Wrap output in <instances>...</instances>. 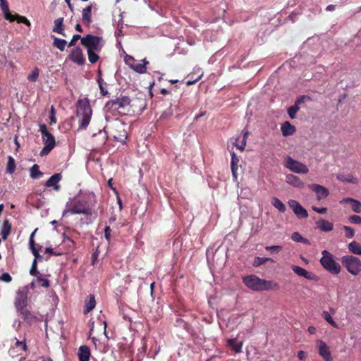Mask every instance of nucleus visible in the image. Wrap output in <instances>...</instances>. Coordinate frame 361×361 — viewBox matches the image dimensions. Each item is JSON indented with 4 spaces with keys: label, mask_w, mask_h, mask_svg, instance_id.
<instances>
[{
    "label": "nucleus",
    "mask_w": 361,
    "mask_h": 361,
    "mask_svg": "<svg viewBox=\"0 0 361 361\" xmlns=\"http://www.w3.org/2000/svg\"><path fill=\"white\" fill-rule=\"evenodd\" d=\"M0 281L9 283L12 281V277L8 273H4L0 276Z\"/></svg>",
    "instance_id": "obj_52"
},
{
    "label": "nucleus",
    "mask_w": 361,
    "mask_h": 361,
    "mask_svg": "<svg viewBox=\"0 0 361 361\" xmlns=\"http://www.w3.org/2000/svg\"><path fill=\"white\" fill-rule=\"evenodd\" d=\"M92 6L90 5L82 10V20L87 25L92 23Z\"/></svg>",
    "instance_id": "obj_28"
},
{
    "label": "nucleus",
    "mask_w": 361,
    "mask_h": 361,
    "mask_svg": "<svg viewBox=\"0 0 361 361\" xmlns=\"http://www.w3.org/2000/svg\"><path fill=\"white\" fill-rule=\"evenodd\" d=\"M129 108L128 97L122 95L108 101L105 105L106 111L115 116H129Z\"/></svg>",
    "instance_id": "obj_4"
},
{
    "label": "nucleus",
    "mask_w": 361,
    "mask_h": 361,
    "mask_svg": "<svg viewBox=\"0 0 361 361\" xmlns=\"http://www.w3.org/2000/svg\"><path fill=\"white\" fill-rule=\"evenodd\" d=\"M348 250L353 254L361 255V245L356 241L349 243Z\"/></svg>",
    "instance_id": "obj_37"
},
{
    "label": "nucleus",
    "mask_w": 361,
    "mask_h": 361,
    "mask_svg": "<svg viewBox=\"0 0 361 361\" xmlns=\"http://www.w3.org/2000/svg\"><path fill=\"white\" fill-rule=\"evenodd\" d=\"M288 205L298 218L303 219L308 216L307 210L298 201L294 200H289Z\"/></svg>",
    "instance_id": "obj_17"
},
{
    "label": "nucleus",
    "mask_w": 361,
    "mask_h": 361,
    "mask_svg": "<svg viewBox=\"0 0 361 361\" xmlns=\"http://www.w3.org/2000/svg\"><path fill=\"white\" fill-rule=\"evenodd\" d=\"M248 132H245L243 135V138L240 142V145L235 144V146L238 149H240L241 151H243L245 149V147L246 145V139L247 137Z\"/></svg>",
    "instance_id": "obj_47"
},
{
    "label": "nucleus",
    "mask_w": 361,
    "mask_h": 361,
    "mask_svg": "<svg viewBox=\"0 0 361 361\" xmlns=\"http://www.w3.org/2000/svg\"><path fill=\"white\" fill-rule=\"evenodd\" d=\"M111 229L110 226H106L104 228V237H105L106 240H108L109 242L111 240Z\"/></svg>",
    "instance_id": "obj_54"
},
{
    "label": "nucleus",
    "mask_w": 361,
    "mask_h": 361,
    "mask_svg": "<svg viewBox=\"0 0 361 361\" xmlns=\"http://www.w3.org/2000/svg\"><path fill=\"white\" fill-rule=\"evenodd\" d=\"M322 255L320 264L322 267L332 274H338L341 272V267L335 261L334 255L327 250H323Z\"/></svg>",
    "instance_id": "obj_6"
},
{
    "label": "nucleus",
    "mask_w": 361,
    "mask_h": 361,
    "mask_svg": "<svg viewBox=\"0 0 361 361\" xmlns=\"http://www.w3.org/2000/svg\"><path fill=\"white\" fill-rule=\"evenodd\" d=\"M62 178V175L61 173H55L51 176L44 183L46 187H53V188L58 191L60 190L61 186L59 185V181Z\"/></svg>",
    "instance_id": "obj_21"
},
{
    "label": "nucleus",
    "mask_w": 361,
    "mask_h": 361,
    "mask_svg": "<svg viewBox=\"0 0 361 361\" xmlns=\"http://www.w3.org/2000/svg\"><path fill=\"white\" fill-rule=\"evenodd\" d=\"M79 361H89L90 357V350L87 345H82L78 350Z\"/></svg>",
    "instance_id": "obj_25"
},
{
    "label": "nucleus",
    "mask_w": 361,
    "mask_h": 361,
    "mask_svg": "<svg viewBox=\"0 0 361 361\" xmlns=\"http://www.w3.org/2000/svg\"><path fill=\"white\" fill-rule=\"evenodd\" d=\"M98 82H99V88H100V90H101V93L103 94V95H105L108 93L107 90H105L103 87V85H102V79L99 78L98 80Z\"/></svg>",
    "instance_id": "obj_60"
},
{
    "label": "nucleus",
    "mask_w": 361,
    "mask_h": 361,
    "mask_svg": "<svg viewBox=\"0 0 361 361\" xmlns=\"http://www.w3.org/2000/svg\"><path fill=\"white\" fill-rule=\"evenodd\" d=\"M96 305V301L94 296L93 295H90L88 300L85 301V308H84V314H87L90 311H92Z\"/></svg>",
    "instance_id": "obj_31"
},
{
    "label": "nucleus",
    "mask_w": 361,
    "mask_h": 361,
    "mask_svg": "<svg viewBox=\"0 0 361 361\" xmlns=\"http://www.w3.org/2000/svg\"><path fill=\"white\" fill-rule=\"evenodd\" d=\"M75 27V30L78 32H82V27H81V25L80 24H78V23L76 24Z\"/></svg>",
    "instance_id": "obj_64"
},
{
    "label": "nucleus",
    "mask_w": 361,
    "mask_h": 361,
    "mask_svg": "<svg viewBox=\"0 0 361 361\" xmlns=\"http://www.w3.org/2000/svg\"><path fill=\"white\" fill-rule=\"evenodd\" d=\"M35 277H36V279L30 283L31 288H33L35 286V283H37L40 287H43V288L49 287L50 281L47 279L44 278L41 274Z\"/></svg>",
    "instance_id": "obj_27"
},
{
    "label": "nucleus",
    "mask_w": 361,
    "mask_h": 361,
    "mask_svg": "<svg viewBox=\"0 0 361 361\" xmlns=\"http://www.w3.org/2000/svg\"><path fill=\"white\" fill-rule=\"evenodd\" d=\"M102 41V38L101 37L88 34L81 39V44L86 47L87 50L100 51L103 47Z\"/></svg>",
    "instance_id": "obj_11"
},
{
    "label": "nucleus",
    "mask_w": 361,
    "mask_h": 361,
    "mask_svg": "<svg viewBox=\"0 0 361 361\" xmlns=\"http://www.w3.org/2000/svg\"><path fill=\"white\" fill-rule=\"evenodd\" d=\"M54 39L53 46L59 49L61 51L65 50L67 42L63 39H60L56 37L52 36Z\"/></svg>",
    "instance_id": "obj_35"
},
{
    "label": "nucleus",
    "mask_w": 361,
    "mask_h": 361,
    "mask_svg": "<svg viewBox=\"0 0 361 361\" xmlns=\"http://www.w3.org/2000/svg\"><path fill=\"white\" fill-rule=\"evenodd\" d=\"M67 59L79 66H83L86 61L82 50L80 47L73 48L68 54Z\"/></svg>",
    "instance_id": "obj_13"
},
{
    "label": "nucleus",
    "mask_w": 361,
    "mask_h": 361,
    "mask_svg": "<svg viewBox=\"0 0 361 361\" xmlns=\"http://www.w3.org/2000/svg\"><path fill=\"white\" fill-rule=\"evenodd\" d=\"M54 147H49V145H46L42 148L40 152V156L43 157L48 154Z\"/></svg>",
    "instance_id": "obj_53"
},
{
    "label": "nucleus",
    "mask_w": 361,
    "mask_h": 361,
    "mask_svg": "<svg viewBox=\"0 0 361 361\" xmlns=\"http://www.w3.org/2000/svg\"><path fill=\"white\" fill-rule=\"evenodd\" d=\"M38 228H35V231L31 233L29 239L30 248L32 251V255L35 256V259L32 261L31 269L30 270V275L33 276H37L40 274L37 269V259H42V257L39 255V252L42 249V246L38 245L35 243L34 237L37 231Z\"/></svg>",
    "instance_id": "obj_7"
},
{
    "label": "nucleus",
    "mask_w": 361,
    "mask_h": 361,
    "mask_svg": "<svg viewBox=\"0 0 361 361\" xmlns=\"http://www.w3.org/2000/svg\"><path fill=\"white\" fill-rule=\"evenodd\" d=\"M82 37L78 34H75L73 36L71 40L68 43V47H74L78 39H81Z\"/></svg>",
    "instance_id": "obj_51"
},
{
    "label": "nucleus",
    "mask_w": 361,
    "mask_h": 361,
    "mask_svg": "<svg viewBox=\"0 0 361 361\" xmlns=\"http://www.w3.org/2000/svg\"><path fill=\"white\" fill-rule=\"evenodd\" d=\"M335 8H336V6L335 5H333V4H331V5H329L326 8V10L327 11H333L335 10Z\"/></svg>",
    "instance_id": "obj_62"
},
{
    "label": "nucleus",
    "mask_w": 361,
    "mask_h": 361,
    "mask_svg": "<svg viewBox=\"0 0 361 361\" xmlns=\"http://www.w3.org/2000/svg\"><path fill=\"white\" fill-rule=\"evenodd\" d=\"M349 221L352 224H361V216L358 215H352L349 217Z\"/></svg>",
    "instance_id": "obj_50"
},
{
    "label": "nucleus",
    "mask_w": 361,
    "mask_h": 361,
    "mask_svg": "<svg viewBox=\"0 0 361 361\" xmlns=\"http://www.w3.org/2000/svg\"><path fill=\"white\" fill-rule=\"evenodd\" d=\"M305 99H310V97L305 95L300 96L295 100L294 105L288 109V114L290 118L293 119L295 118L296 113L300 109V105L304 103Z\"/></svg>",
    "instance_id": "obj_20"
},
{
    "label": "nucleus",
    "mask_w": 361,
    "mask_h": 361,
    "mask_svg": "<svg viewBox=\"0 0 361 361\" xmlns=\"http://www.w3.org/2000/svg\"><path fill=\"white\" fill-rule=\"evenodd\" d=\"M308 331H309L310 334H313L315 333L316 329H315V327H314L312 326H309L308 327Z\"/></svg>",
    "instance_id": "obj_63"
},
{
    "label": "nucleus",
    "mask_w": 361,
    "mask_h": 361,
    "mask_svg": "<svg viewBox=\"0 0 361 361\" xmlns=\"http://www.w3.org/2000/svg\"><path fill=\"white\" fill-rule=\"evenodd\" d=\"M291 239L295 242L306 243L307 240L301 236L298 232L293 233Z\"/></svg>",
    "instance_id": "obj_45"
},
{
    "label": "nucleus",
    "mask_w": 361,
    "mask_h": 361,
    "mask_svg": "<svg viewBox=\"0 0 361 361\" xmlns=\"http://www.w3.org/2000/svg\"><path fill=\"white\" fill-rule=\"evenodd\" d=\"M30 171V177L33 179L39 178L43 176V173L39 171V166L37 164H34Z\"/></svg>",
    "instance_id": "obj_38"
},
{
    "label": "nucleus",
    "mask_w": 361,
    "mask_h": 361,
    "mask_svg": "<svg viewBox=\"0 0 361 361\" xmlns=\"http://www.w3.org/2000/svg\"><path fill=\"white\" fill-rule=\"evenodd\" d=\"M342 265L353 275H357L361 271V261L353 255H345L341 259Z\"/></svg>",
    "instance_id": "obj_9"
},
{
    "label": "nucleus",
    "mask_w": 361,
    "mask_h": 361,
    "mask_svg": "<svg viewBox=\"0 0 361 361\" xmlns=\"http://www.w3.org/2000/svg\"><path fill=\"white\" fill-rule=\"evenodd\" d=\"M309 188L314 192L317 195V200H320L328 197L329 195V190L319 184L312 183L308 185Z\"/></svg>",
    "instance_id": "obj_19"
},
{
    "label": "nucleus",
    "mask_w": 361,
    "mask_h": 361,
    "mask_svg": "<svg viewBox=\"0 0 361 361\" xmlns=\"http://www.w3.org/2000/svg\"><path fill=\"white\" fill-rule=\"evenodd\" d=\"M92 108L88 99H80L77 102V116L80 118L79 127L86 129L92 117Z\"/></svg>",
    "instance_id": "obj_5"
},
{
    "label": "nucleus",
    "mask_w": 361,
    "mask_h": 361,
    "mask_svg": "<svg viewBox=\"0 0 361 361\" xmlns=\"http://www.w3.org/2000/svg\"><path fill=\"white\" fill-rule=\"evenodd\" d=\"M291 269L293 271L295 274H296L298 276H302L308 280L313 281H319V276H317L313 272L307 271L306 269H305L302 267H300L297 265H292Z\"/></svg>",
    "instance_id": "obj_16"
},
{
    "label": "nucleus",
    "mask_w": 361,
    "mask_h": 361,
    "mask_svg": "<svg viewBox=\"0 0 361 361\" xmlns=\"http://www.w3.org/2000/svg\"><path fill=\"white\" fill-rule=\"evenodd\" d=\"M273 262V259L270 257H255L253 261V266L255 267L262 266L267 263V262Z\"/></svg>",
    "instance_id": "obj_40"
},
{
    "label": "nucleus",
    "mask_w": 361,
    "mask_h": 361,
    "mask_svg": "<svg viewBox=\"0 0 361 361\" xmlns=\"http://www.w3.org/2000/svg\"><path fill=\"white\" fill-rule=\"evenodd\" d=\"M238 162H239L238 157L236 156V154L234 152H233L231 154V172H232L233 176L235 178H237V170H238Z\"/></svg>",
    "instance_id": "obj_33"
},
{
    "label": "nucleus",
    "mask_w": 361,
    "mask_h": 361,
    "mask_svg": "<svg viewBox=\"0 0 361 361\" xmlns=\"http://www.w3.org/2000/svg\"><path fill=\"white\" fill-rule=\"evenodd\" d=\"M285 167L295 173L305 174L309 171V169L305 164L293 159L290 157H287L286 159Z\"/></svg>",
    "instance_id": "obj_12"
},
{
    "label": "nucleus",
    "mask_w": 361,
    "mask_h": 361,
    "mask_svg": "<svg viewBox=\"0 0 361 361\" xmlns=\"http://www.w3.org/2000/svg\"><path fill=\"white\" fill-rule=\"evenodd\" d=\"M298 357L301 360H305L307 357V353L303 350H300L298 353Z\"/></svg>",
    "instance_id": "obj_56"
},
{
    "label": "nucleus",
    "mask_w": 361,
    "mask_h": 361,
    "mask_svg": "<svg viewBox=\"0 0 361 361\" xmlns=\"http://www.w3.org/2000/svg\"><path fill=\"white\" fill-rule=\"evenodd\" d=\"M11 231V225L8 220H4L3 222L2 229L1 231V235L3 240H6L10 234Z\"/></svg>",
    "instance_id": "obj_32"
},
{
    "label": "nucleus",
    "mask_w": 361,
    "mask_h": 361,
    "mask_svg": "<svg viewBox=\"0 0 361 361\" xmlns=\"http://www.w3.org/2000/svg\"><path fill=\"white\" fill-rule=\"evenodd\" d=\"M0 8L1 9L4 17L6 20L10 22L16 20L18 23H23L28 27L31 26L30 20L26 17L20 16L17 13L13 15L11 13L7 0H0Z\"/></svg>",
    "instance_id": "obj_8"
},
{
    "label": "nucleus",
    "mask_w": 361,
    "mask_h": 361,
    "mask_svg": "<svg viewBox=\"0 0 361 361\" xmlns=\"http://www.w3.org/2000/svg\"><path fill=\"white\" fill-rule=\"evenodd\" d=\"M49 118H50V122H49V124L50 125H53L54 123H56V111H55V108L54 106H51V109H50V114H49Z\"/></svg>",
    "instance_id": "obj_48"
},
{
    "label": "nucleus",
    "mask_w": 361,
    "mask_h": 361,
    "mask_svg": "<svg viewBox=\"0 0 361 361\" xmlns=\"http://www.w3.org/2000/svg\"><path fill=\"white\" fill-rule=\"evenodd\" d=\"M39 71L35 68L32 72L27 76V79L31 82H35L39 77Z\"/></svg>",
    "instance_id": "obj_44"
},
{
    "label": "nucleus",
    "mask_w": 361,
    "mask_h": 361,
    "mask_svg": "<svg viewBox=\"0 0 361 361\" xmlns=\"http://www.w3.org/2000/svg\"><path fill=\"white\" fill-rule=\"evenodd\" d=\"M45 253H48V254H50V255H54V256H59V255H61V253H57L56 252H54L53 249L51 248V247H47L45 249Z\"/></svg>",
    "instance_id": "obj_57"
},
{
    "label": "nucleus",
    "mask_w": 361,
    "mask_h": 361,
    "mask_svg": "<svg viewBox=\"0 0 361 361\" xmlns=\"http://www.w3.org/2000/svg\"><path fill=\"white\" fill-rule=\"evenodd\" d=\"M96 52L95 51L87 50L88 60L91 63H95L99 58Z\"/></svg>",
    "instance_id": "obj_43"
},
{
    "label": "nucleus",
    "mask_w": 361,
    "mask_h": 361,
    "mask_svg": "<svg viewBox=\"0 0 361 361\" xmlns=\"http://www.w3.org/2000/svg\"><path fill=\"white\" fill-rule=\"evenodd\" d=\"M283 135L288 136L293 135L295 132V127L289 122H285L281 128Z\"/></svg>",
    "instance_id": "obj_30"
},
{
    "label": "nucleus",
    "mask_w": 361,
    "mask_h": 361,
    "mask_svg": "<svg viewBox=\"0 0 361 361\" xmlns=\"http://www.w3.org/2000/svg\"><path fill=\"white\" fill-rule=\"evenodd\" d=\"M171 116V113L164 112V113H163V114L160 116V117H159V120H160V121H162V120H164V119H168V118H169Z\"/></svg>",
    "instance_id": "obj_59"
},
{
    "label": "nucleus",
    "mask_w": 361,
    "mask_h": 361,
    "mask_svg": "<svg viewBox=\"0 0 361 361\" xmlns=\"http://www.w3.org/2000/svg\"><path fill=\"white\" fill-rule=\"evenodd\" d=\"M341 204H350L352 210L355 213H361V202L351 198V197H347L344 198L341 201Z\"/></svg>",
    "instance_id": "obj_22"
},
{
    "label": "nucleus",
    "mask_w": 361,
    "mask_h": 361,
    "mask_svg": "<svg viewBox=\"0 0 361 361\" xmlns=\"http://www.w3.org/2000/svg\"><path fill=\"white\" fill-rule=\"evenodd\" d=\"M227 344L235 353H239L242 350L243 343H236V338H230L227 340Z\"/></svg>",
    "instance_id": "obj_34"
},
{
    "label": "nucleus",
    "mask_w": 361,
    "mask_h": 361,
    "mask_svg": "<svg viewBox=\"0 0 361 361\" xmlns=\"http://www.w3.org/2000/svg\"><path fill=\"white\" fill-rule=\"evenodd\" d=\"M322 317L333 327L334 328H338V324L334 321L333 318L331 317V314L326 312L324 311L322 312Z\"/></svg>",
    "instance_id": "obj_42"
},
{
    "label": "nucleus",
    "mask_w": 361,
    "mask_h": 361,
    "mask_svg": "<svg viewBox=\"0 0 361 361\" xmlns=\"http://www.w3.org/2000/svg\"><path fill=\"white\" fill-rule=\"evenodd\" d=\"M96 204V197L94 193H86L83 195L74 198V200L66 204V209L63 212L65 214H84L86 216H97V212H93L92 209Z\"/></svg>",
    "instance_id": "obj_1"
},
{
    "label": "nucleus",
    "mask_w": 361,
    "mask_h": 361,
    "mask_svg": "<svg viewBox=\"0 0 361 361\" xmlns=\"http://www.w3.org/2000/svg\"><path fill=\"white\" fill-rule=\"evenodd\" d=\"M202 75L199 76L197 78L193 80H188L186 82V85L188 86L195 84L197 81H198L201 78Z\"/></svg>",
    "instance_id": "obj_61"
},
{
    "label": "nucleus",
    "mask_w": 361,
    "mask_h": 361,
    "mask_svg": "<svg viewBox=\"0 0 361 361\" xmlns=\"http://www.w3.org/2000/svg\"><path fill=\"white\" fill-rule=\"evenodd\" d=\"M286 181L289 185H291L295 188H302L304 185V183L300 180L299 177L293 174L287 175L286 177Z\"/></svg>",
    "instance_id": "obj_24"
},
{
    "label": "nucleus",
    "mask_w": 361,
    "mask_h": 361,
    "mask_svg": "<svg viewBox=\"0 0 361 361\" xmlns=\"http://www.w3.org/2000/svg\"><path fill=\"white\" fill-rule=\"evenodd\" d=\"M317 228L324 232H329L333 230L334 225L331 222L321 219L317 221Z\"/></svg>",
    "instance_id": "obj_26"
},
{
    "label": "nucleus",
    "mask_w": 361,
    "mask_h": 361,
    "mask_svg": "<svg viewBox=\"0 0 361 361\" xmlns=\"http://www.w3.org/2000/svg\"><path fill=\"white\" fill-rule=\"evenodd\" d=\"M63 243H66L70 250H75L76 248V242L74 238L71 236L64 235Z\"/></svg>",
    "instance_id": "obj_41"
},
{
    "label": "nucleus",
    "mask_w": 361,
    "mask_h": 361,
    "mask_svg": "<svg viewBox=\"0 0 361 361\" xmlns=\"http://www.w3.org/2000/svg\"><path fill=\"white\" fill-rule=\"evenodd\" d=\"M28 290L27 287L18 289L14 298V307L18 317L28 324H32L39 321L37 314L31 311L28 303Z\"/></svg>",
    "instance_id": "obj_2"
},
{
    "label": "nucleus",
    "mask_w": 361,
    "mask_h": 361,
    "mask_svg": "<svg viewBox=\"0 0 361 361\" xmlns=\"http://www.w3.org/2000/svg\"><path fill=\"white\" fill-rule=\"evenodd\" d=\"M336 178L338 180L344 183H350L352 184H357L358 183L357 179L351 173H340L337 175Z\"/></svg>",
    "instance_id": "obj_29"
},
{
    "label": "nucleus",
    "mask_w": 361,
    "mask_h": 361,
    "mask_svg": "<svg viewBox=\"0 0 361 361\" xmlns=\"http://www.w3.org/2000/svg\"><path fill=\"white\" fill-rule=\"evenodd\" d=\"M312 209L319 214H325L327 212V208L326 207L318 208L314 206L312 207Z\"/></svg>",
    "instance_id": "obj_55"
},
{
    "label": "nucleus",
    "mask_w": 361,
    "mask_h": 361,
    "mask_svg": "<svg viewBox=\"0 0 361 361\" xmlns=\"http://www.w3.org/2000/svg\"><path fill=\"white\" fill-rule=\"evenodd\" d=\"M39 132L42 135V140L44 145H49V147H54L56 142L55 138L52 134L48 132L45 124L39 126Z\"/></svg>",
    "instance_id": "obj_18"
},
{
    "label": "nucleus",
    "mask_w": 361,
    "mask_h": 361,
    "mask_svg": "<svg viewBox=\"0 0 361 361\" xmlns=\"http://www.w3.org/2000/svg\"><path fill=\"white\" fill-rule=\"evenodd\" d=\"M54 23V25L53 27L52 32H56L63 35V37H66V35L64 32L63 18L61 17L56 19Z\"/></svg>",
    "instance_id": "obj_23"
},
{
    "label": "nucleus",
    "mask_w": 361,
    "mask_h": 361,
    "mask_svg": "<svg viewBox=\"0 0 361 361\" xmlns=\"http://www.w3.org/2000/svg\"><path fill=\"white\" fill-rule=\"evenodd\" d=\"M16 161L11 156L8 157V162L6 168V172L9 174H13L16 170Z\"/></svg>",
    "instance_id": "obj_36"
},
{
    "label": "nucleus",
    "mask_w": 361,
    "mask_h": 361,
    "mask_svg": "<svg viewBox=\"0 0 361 361\" xmlns=\"http://www.w3.org/2000/svg\"><path fill=\"white\" fill-rule=\"evenodd\" d=\"M129 101V116L140 114L146 108L147 102L143 94L140 97H128Z\"/></svg>",
    "instance_id": "obj_10"
},
{
    "label": "nucleus",
    "mask_w": 361,
    "mask_h": 361,
    "mask_svg": "<svg viewBox=\"0 0 361 361\" xmlns=\"http://www.w3.org/2000/svg\"><path fill=\"white\" fill-rule=\"evenodd\" d=\"M343 228L345 231V237L348 238H352L355 235L354 229L348 226H343Z\"/></svg>",
    "instance_id": "obj_46"
},
{
    "label": "nucleus",
    "mask_w": 361,
    "mask_h": 361,
    "mask_svg": "<svg viewBox=\"0 0 361 361\" xmlns=\"http://www.w3.org/2000/svg\"><path fill=\"white\" fill-rule=\"evenodd\" d=\"M125 63L133 71L135 72L143 74L147 71L146 67H145V64H141L140 63H135V59L130 56L126 55L124 58Z\"/></svg>",
    "instance_id": "obj_15"
},
{
    "label": "nucleus",
    "mask_w": 361,
    "mask_h": 361,
    "mask_svg": "<svg viewBox=\"0 0 361 361\" xmlns=\"http://www.w3.org/2000/svg\"><path fill=\"white\" fill-rule=\"evenodd\" d=\"M243 282L246 287L255 291L277 290L279 288V284L276 282L262 279L254 274L244 276Z\"/></svg>",
    "instance_id": "obj_3"
},
{
    "label": "nucleus",
    "mask_w": 361,
    "mask_h": 361,
    "mask_svg": "<svg viewBox=\"0 0 361 361\" xmlns=\"http://www.w3.org/2000/svg\"><path fill=\"white\" fill-rule=\"evenodd\" d=\"M272 205L276 208L280 212H285L286 207L285 204L278 198L274 197L271 200Z\"/></svg>",
    "instance_id": "obj_39"
},
{
    "label": "nucleus",
    "mask_w": 361,
    "mask_h": 361,
    "mask_svg": "<svg viewBox=\"0 0 361 361\" xmlns=\"http://www.w3.org/2000/svg\"><path fill=\"white\" fill-rule=\"evenodd\" d=\"M316 346L317 348L319 355L324 359V361L333 360L330 348L324 341L322 340H317L316 341Z\"/></svg>",
    "instance_id": "obj_14"
},
{
    "label": "nucleus",
    "mask_w": 361,
    "mask_h": 361,
    "mask_svg": "<svg viewBox=\"0 0 361 361\" xmlns=\"http://www.w3.org/2000/svg\"><path fill=\"white\" fill-rule=\"evenodd\" d=\"M16 346H21L23 348V350H25V351H26L27 349V345H26L25 341H16Z\"/></svg>",
    "instance_id": "obj_58"
},
{
    "label": "nucleus",
    "mask_w": 361,
    "mask_h": 361,
    "mask_svg": "<svg viewBox=\"0 0 361 361\" xmlns=\"http://www.w3.org/2000/svg\"><path fill=\"white\" fill-rule=\"evenodd\" d=\"M265 250L267 251H271L273 252L278 253L282 250V247L280 245L266 246Z\"/></svg>",
    "instance_id": "obj_49"
}]
</instances>
